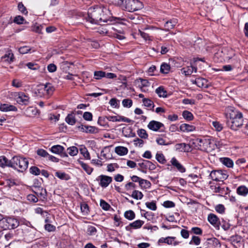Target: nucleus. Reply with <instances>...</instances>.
Wrapping results in <instances>:
<instances>
[{"mask_svg": "<svg viewBox=\"0 0 248 248\" xmlns=\"http://www.w3.org/2000/svg\"><path fill=\"white\" fill-rule=\"evenodd\" d=\"M163 205L166 208H171L175 206V203L170 201H166L163 202Z\"/></svg>", "mask_w": 248, "mask_h": 248, "instance_id": "nucleus-61", "label": "nucleus"}, {"mask_svg": "<svg viewBox=\"0 0 248 248\" xmlns=\"http://www.w3.org/2000/svg\"><path fill=\"white\" fill-rule=\"evenodd\" d=\"M193 143L196 145L198 149H202V148H205L208 144L211 143V140L207 139H200L198 138L195 140Z\"/></svg>", "mask_w": 248, "mask_h": 248, "instance_id": "nucleus-12", "label": "nucleus"}, {"mask_svg": "<svg viewBox=\"0 0 248 248\" xmlns=\"http://www.w3.org/2000/svg\"><path fill=\"white\" fill-rule=\"evenodd\" d=\"M96 232V229L93 226H89L87 229V233L90 235H93Z\"/></svg>", "mask_w": 248, "mask_h": 248, "instance_id": "nucleus-56", "label": "nucleus"}, {"mask_svg": "<svg viewBox=\"0 0 248 248\" xmlns=\"http://www.w3.org/2000/svg\"><path fill=\"white\" fill-rule=\"evenodd\" d=\"M181 72L182 74H184L185 76L191 75L193 72V66H190L184 67L181 69Z\"/></svg>", "mask_w": 248, "mask_h": 248, "instance_id": "nucleus-30", "label": "nucleus"}, {"mask_svg": "<svg viewBox=\"0 0 248 248\" xmlns=\"http://www.w3.org/2000/svg\"><path fill=\"white\" fill-rule=\"evenodd\" d=\"M0 109L2 111H16L17 108L11 105H8L7 104H3L0 105Z\"/></svg>", "mask_w": 248, "mask_h": 248, "instance_id": "nucleus-23", "label": "nucleus"}, {"mask_svg": "<svg viewBox=\"0 0 248 248\" xmlns=\"http://www.w3.org/2000/svg\"><path fill=\"white\" fill-rule=\"evenodd\" d=\"M10 167L17 170L18 171L23 172L25 170L28 166V161L27 158L20 156H15L11 160Z\"/></svg>", "mask_w": 248, "mask_h": 248, "instance_id": "nucleus-3", "label": "nucleus"}, {"mask_svg": "<svg viewBox=\"0 0 248 248\" xmlns=\"http://www.w3.org/2000/svg\"><path fill=\"white\" fill-rule=\"evenodd\" d=\"M94 78L97 80L101 79L106 76V72L102 71H96L94 72Z\"/></svg>", "mask_w": 248, "mask_h": 248, "instance_id": "nucleus-37", "label": "nucleus"}, {"mask_svg": "<svg viewBox=\"0 0 248 248\" xmlns=\"http://www.w3.org/2000/svg\"><path fill=\"white\" fill-rule=\"evenodd\" d=\"M236 192L238 195L245 196L248 194V188L245 186H241L237 187Z\"/></svg>", "mask_w": 248, "mask_h": 248, "instance_id": "nucleus-28", "label": "nucleus"}, {"mask_svg": "<svg viewBox=\"0 0 248 248\" xmlns=\"http://www.w3.org/2000/svg\"><path fill=\"white\" fill-rule=\"evenodd\" d=\"M137 134L141 139H146L148 138V134L147 133L146 130L143 129H140L138 130Z\"/></svg>", "mask_w": 248, "mask_h": 248, "instance_id": "nucleus-43", "label": "nucleus"}, {"mask_svg": "<svg viewBox=\"0 0 248 248\" xmlns=\"http://www.w3.org/2000/svg\"><path fill=\"white\" fill-rule=\"evenodd\" d=\"M54 88L50 83H46V84H42L38 86L37 91L38 95L40 96L48 97L51 95L54 91Z\"/></svg>", "mask_w": 248, "mask_h": 248, "instance_id": "nucleus-5", "label": "nucleus"}, {"mask_svg": "<svg viewBox=\"0 0 248 248\" xmlns=\"http://www.w3.org/2000/svg\"><path fill=\"white\" fill-rule=\"evenodd\" d=\"M43 28V26L41 25H39L37 24V23H35L32 27V31L38 33H41V31Z\"/></svg>", "mask_w": 248, "mask_h": 248, "instance_id": "nucleus-51", "label": "nucleus"}, {"mask_svg": "<svg viewBox=\"0 0 248 248\" xmlns=\"http://www.w3.org/2000/svg\"><path fill=\"white\" fill-rule=\"evenodd\" d=\"M221 162L228 168H232L233 166V161L228 157H223L220 158Z\"/></svg>", "mask_w": 248, "mask_h": 248, "instance_id": "nucleus-27", "label": "nucleus"}, {"mask_svg": "<svg viewBox=\"0 0 248 248\" xmlns=\"http://www.w3.org/2000/svg\"><path fill=\"white\" fill-rule=\"evenodd\" d=\"M106 118L109 121H112V122H120L121 121V116H106Z\"/></svg>", "mask_w": 248, "mask_h": 248, "instance_id": "nucleus-53", "label": "nucleus"}, {"mask_svg": "<svg viewBox=\"0 0 248 248\" xmlns=\"http://www.w3.org/2000/svg\"><path fill=\"white\" fill-rule=\"evenodd\" d=\"M170 65L167 63H163L160 66V72L163 74H168L170 70Z\"/></svg>", "mask_w": 248, "mask_h": 248, "instance_id": "nucleus-34", "label": "nucleus"}, {"mask_svg": "<svg viewBox=\"0 0 248 248\" xmlns=\"http://www.w3.org/2000/svg\"><path fill=\"white\" fill-rule=\"evenodd\" d=\"M139 165L142 169L154 170L156 168L155 165L148 160H143L142 162L139 163Z\"/></svg>", "mask_w": 248, "mask_h": 248, "instance_id": "nucleus-19", "label": "nucleus"}, {"mask_svg": "<svg viewBox=\"0 0 248 248\" xmlns=\"http://www.w3.org/2000/svg\"><path fill=\"white\" fill-rule=\"evenodd\" d=\"M50 150L54 154L59 155L62 157H68L64 152V148L60 145H56L51 147Z\"/></svg>", "mask_w": 248, "mask_h": 248, "instance_id": "nucleus-10", "label": "nucleus"}, {"mask_svg": "<svg viewBox=\"0 0 248 248\" xmlns=\"http://www.w3.org/2000/svg\"><path fill=\"white\" fill-rule=\"evenodd\" d=\"M84 18L92 24L104 25L108 22L113 21V17L111 16L110 11L107 7L104 6H96L90 7L87 15L84 16ZM122 19L115 17L114 20H120Z\"/></svg>", "mask_w": 248, "mask_h": 248, "instance_id": "nucleus-1", "label": "nucleus"}, {"mask_svg": "<svg viewBox=\"0 0 248 248\" xmlns=\"http://www.w3.org/2000/svg\"><path fill=\"white\" fill-rule=\"evenodd\" d=\"M81 211L84 215L88 214L89 212L88 205L86 203H83L80 206Z\"/></svg>", "mask_w": 248, "mask_h": 248, "instance_id": "nucleus-50", "label": "nucleus"}, {"mask_svg": "<svg viewBox=\"0 0 248 248\" xmlns=\"http://www.w3.org/2000/svg\"><path fill=\"white\" fill-rule=\"evenodd\" d=\"M19 225L18 220L12 217H5L3 221L0 223V227L4 230L14 229Z\"/></svg>", "mask_w": 248, "mask_h": 248, "instance_id": "nucleus-6", "label": "nucleus"}, {"mask_svg": "<svg viewBox=\"0 0 248 248\" xmlns=\"http://www.w3.org/2000/svg\"><path fill=\"white\" fill-rule=\"evenodd\" d=\"M216 210L217 212L219 213H223L225 211V207L222 204H218L216 206Z\"/></svg>", "mask_w": 248, "mask_h": 248, "instance_id": "nucleus-62", "label": "nucleus"}, {"mask_svg": "<svg viewBox=\"0 0 248 248\" xmlns=\"http://www.w3.org/2000/svg\"><path fill=\"white\" fill-rule=\"evenodd\" d=\"M112 145L109 146L105 147L101 152V155L103 156L105 159H109L111 158V155H110V149Z\"/></svg>", "mask_w": 248, "mask_h": 248, "instance_id": "nucleus-25", "label": "nucleus"}, {"mask_svg": "<svg viewBox=\"0 0 248 248\" xmlns=\"http://www.w3.org/2000/svg\"><path fill=\"white\" fill-rule=\"evenodd\" d=\"M144 224V221L141 220H137L129 224V225L125 227V229L127 231H131L132 229H137L140 228Z\"/></svg>", "mask_w": 248, "mask_h": 248, "instance_id": "nucleus-16", "label": "nucleus"}, {"mask_svg": "<svg viewBox=\"0 0 248 248\" xmlns=\"http://www.w3.org/2000/svg\"><path fill=\"white\" fill-rule=\"evenodd\" d=\"M142 193L139 190H135L133 191L131 197L136 200H140L142 198Z\"/></svg>", "mask_w": 248, "mask_h": 248, "instance_id": "nucleus-35", "label": "nucleus"}, {"mask_svg": "<svg viewBox=\"0 0 248 248\" xmlns=\"http://www.w3.org/2000/svg\"><path fill=\"white\" fill-rule=\"evenodd\" d=\"M142 102L144 104V105L145 107L149 108L150 109L154 108V102L150 99L143 98L142 100Z\"/></svg>", "mask_w": 248, "mask_h": 248, "instance_id": "nucleus-36", "label": "nucleus"}, {"mask_svg": "<svg viewBox=\"0 0 248 248\" xmlns=\"http://www.w3.org/2000/svg\"><path fill=\"white\" fill-rule=\"evenodd\" d=\"M65 121L67 123L70 125H74L76 123V119L72 114H68L65 118Z\"/></svg>", "mask_w": 248, "mask_h": 248, "instance_id": "nucleus-33", "label": "nucleus"}, {"mask_svg": "<svg viewBox=\"0 0 248 248\" xmlns=\"http://www.w3.org/2000/svg\"><path fill=\"white\" fill-rule=\"evenodd\" d=\"M171 165L176 168L177 170L180 172H185L186 171V169L185 167L179 162L176 158L173 157L170 160Z\"/></svg>", "mask_w": 248, "mask_h": 248, "instance_id": "nucleus-20", "label": "nucleus"}, {"mask_svg": "<svg viewBox=\"0 0 248 248\" xmlns=\"http://www.w3.org/2000/svg\"><path fill=\"white\" fill-rule=\"evenodd\" d=\"M210 187L215 193H220L222 194L224 191V188H221L219 186H211Z\"/></svg>", "mask_w": 248, "mask_h": 248, "instance_id": "nucleus-52", "label": "nucleus"}, {"mask_svg": "<svg viewBox=\"0 0 248 248\" xmlns=\"http://www.w3.org/2000/svg\"><path fill=\"white\" fill-rule=\"evenodd\" d=\"M115 152L119 155H124L127 154L128 149L124 146H117L115 147Z\"/></svg>", "mask_w": 248, "mask_h": 248, "instance_id": "nucleus-26", "label": "nucleus"}, {"mask_svg": "<svg viewBox=\"0 0 248 248\" xmlns=\"http://www.w3.org/2000/svg\"><path fill=\"white\" fill-rule=\"evenodd\" d=\"M209 177L214 181H223L227 179L228 175L226 170H215L211 172Z\"/></svg>", "mask_w": 248, "mask_h": 248, "instance_id": "nucleus-7", "label": "nucleus"}, {"mask_svg": "<svg viewBox=\"0 0 248 248\" xmlns=\"http://www.w3.org/2000/svg\"><path fill=\"white\" fill-rule=\"evenodd\" d=\"M155 93L159 97H166L167 96V92L162 86H160L157 88L155 90Z\"/></svg>", "mask_w": 248, "mask_h": 248, "instance_id": "nucleus-32", "label": "nucleus"}, {"mask_svg": "<svg viewBox=\"0 0 248 248\" xmlns=\"http://www.w3.org/2000/svg\"><path fill=\"white\" fill-rule=\"evenodd\" d=\"M10 160H9L5 156H0V166L4 167L5 166L10 167Z\"/></svg>", "mask_w": 248, "mask_h": 248, "instance_id": "nucleus-29", "label": "nucleus"}, {"mask_svg": "<svg viewBox=\"0 0 248 248\" xmlns=\"http://www.w3.org/2000/svg\"><path fill=\"white\" fill-rule=\"evenodd\" d=\"M46 230L48 232H53L55 230L56 227L53 225L50 224H46L45 225Z\"/></svg>", "mask_w": 248, "mask_h": 248, "instance_id": "nucleus-64", "label": "nucleus"}, {"mask_svg": "<svg viewBox=\"0 0 248 248\" xmlns=\"http://www.w3.org/2000/svg\"><path fill=\"white\" fill-rule=\"evenodd\" d=\"M124 216L126 218H127L130 220H133L135 217V214L132 210H128V211H126L124 213Z\"/></svg>", "mask_w": 248, "mask_h": 248, "instance_id": "nucleus-39", "label": "nucleus"}, {"mask_svg": "<svg viewBox=\"0 0 248 248\" xmlns=\"http://www.w3.org/2000/svg\"><path fill=\"white\" fill-rule=\"evenodd\" d=\"M225 116L227 126L233 130H237L243 124L242 113L233 107L229 106L225 109Z\"/></svg>", "mask_w": 248, "mask_h": 248, "instance_id": "nucleus-2", "label": "nucleus"}, {"mask_svg": "<svg viewBox=\"0 0 248 248\" xmlns=\"http://www.w3.org/2000/svg\"><path fill=\"white\" fill-rule=\"evenodd\" d=\"M145 204L149 209L153 211H155L157 209L156 203L155 201L146 202Z\"/></svg>", "mask_w": 248, "mask_h": 248, "instance_id": "nucleus-48", "label": "nucleus"}, {"mask_svg": "<svg viewBox=\"0 0 248 248\" xmlns=\"http://www.w3.org/2000/svg\"><path fill=\"white\" fill-rule=\"evenodd\" d=\"M30 172L34 175H38L40 174V170L35 166H32L30 169Z\"/></svg>", "mask_w": 248, "mask_h": 248, "instance_id": "nucleus-55", "label": "nucleus"}, {"mask_svg": "<svg viewBox=\"0 0 248 248\" xmlns=\"http://www.w3.org/2000/svg\"><path fill=\"white\" fill-rule=\"evenodd\" d=\"M15 98L17 103L20 105H27L30 103V97L23 92L16 93Z\"/></svg>", "mask_w": 248, "mask_h": 248, "instance_id": "nucleus-8", "label": "nucleus"}, {"mask_svg": "<svg viewBox=\"0 0 248 248\" xmlns=\"http://www.w3.org/2000/svg\"><path fill=\"white\" fill-rule=\"evenodd\" d=\"M83 117L84 120L90 121L93 119V115L90 112H85L83 114Z\"/></svg>", "mask_w": 248, "mask_h": 248, "instance_id": "nucleus-59", "label": "nucleus"}, {"mask_svg": "<svg viewBox=\"0 0 248 248\" xmlns=\"http://www.w3.org/2000/svg\"><path fill=\"white\" fill-rule=\"evenodd\" d=\"M79 164L81 165L82 169L86 172L88 174H91L93 171V168L90 167L87 164L84 163L82 161H79Z\"/></svg>", "mask_w": 248, "mask_h": 248, "instance_id": "nucleus-31", "label": "nucleus"}, {"mask_svg": "<svg viewBox=\"0 0 248 248\" xmlns=\"http://www.w3.org/2000/svg\"><path fill=\"white\" fill-rule=\"evenodd\" d=\"M2 58L4 61L7 62H11L13 61L14 56L13 53H8V54H5Z\"/></svg>", "mask_w": 248, "mask_h": 248, "instance_id": "nucleus-40", "label": "nucleus"}, {"mask_svg": "<svg viewBox=\"0 0 248 248\" xmlns=\"http://www.w3.org/2000/svg\"><path fill=\"white\" fill-rule=\"evenodd\" d=\"M182 115L183 117L187 121H191L193 119V114L188 111L185 110Z\"/></svg>", "mask_w": 248, "mask_h": 248, "instance_id": "nucleus-44", "label": "nucleus"}, {"mask_svg": "<svg viewBox=\"0 0 248 248\" xmlns=\"http://www.w3.org/2000/svg\"><path fill=\"white\" fill-rule=\"evenodd\" d=\"M96 180L99 181V185L102 187H107L112 181V178L110 176L105 175H101L99 176Z\"/></svg>", "mask_w": 248, "mask_h": 248, "instance_id": "nucleus-9", "label": "nucleus"}, {"mask_svg": "<svg viewBox=\"0 0 248 248\" xmlns=\"http://www.w3.org/2000/svg\"><path fill=\"white\" fill-rule=\"evenodd\" d=\"M100 205L103 209L106 211L108 210L110 208V205L103 200H101Z\"/></svg>", "mask_w": 248, "mask_h": 248, "instance_id": "nucleus-45", "label": "nucleus"}, {"mask_svg": "<svg viewBox=\"0 0 248 248\" xmlns=\"http://www.w3.org/2000/svg\"><path fill=\"white\" fill-rule=\"evenodd\" d=\"M208 220L217 230L219 229L220 224V221L216 215L212 213L209 214L208 216Z\"/></svg>", "mask_w": 248, "mask_h": 248, "instance_id": "nucleus-13", "label": "nucleus"}, {"mask_svg": "<svg viewBox=\"0 0 248 248\" xmlns=\"http://www.w3.org/2000/svg\"><path fill=\"white\" fill-rule=\"evenodd\" d=\"M147 127L151 130L157 131L162 127H164V125L159 122L153 120L148 124Z\"/></svg>", "mask_w": 248, "mask_h": 248, "instance_id": "nucleus-14", "label": "nucleus"}, {"mask_svg": "<svg viewBox=\"0 0 248 248\" xmlns=\"http://www.w3.org/2000/svg\"><path fill=\"white\" fill-rule=\"evenodd\" d=\"M18 10L23 14L26 15L28 13V11L26 7L24 6L22 2H20L18 5Z\"/></svg>", "mask_w": 248, "mask_h": 248, "instance_id": "nucleus-60", "label": "nucleus"}, {"mask_svg": "<svg viewBox=\"0 0 248 248\" xmlns=\"http://www.w3.org/2000/svg\"><path fill=\"white\" fill-rule=\"evenodd\" d=\"M122 104L124 107L130 108L133 104V102L130 99H124L122 101Z\"/></svg>", "mask_w": 248, "mask_h": 248, "instance_id": "nucleus-46", "label": "nucleus"}, {"mask_svg": "<svg viewBox=\"0 0 248 248\" xmlns=\"http://www.w3.org/2000/svg\"><path fill=\"white\" fill-rule=\"evenodd\" d=\"M131 179L134 182H139L140 186H143L142 184L143 182L146 184V186H149L150 185L149 181L141 179L136 175L131 176Z\"/></svg>", "mask_w": 248, "mask_h": 248, "instance_id": "nucleus-24", "label": "nucleus"}, {"mask_svg": "<svg viewBox=\"0 0 248 248\" xmlns=\"http://www.w3.org/2000/svg\"><path fill=\"white\" fill-rule=\"evenodd\" d=\"M68 154L71 156H75L78 153V149L75 146L69 147L67 149Z\"/></svg>", "mask_w": 248, "mask_h": 248, "instance_id": "nucleus-41", "label": "nucleus"}, {"mask_svg": "<svg viewBox=\"0 0 248 248\" xmlns=\"http://www.w3.org/2000/svg\"><path fill=\"white\" fill-rule=\"evenodd\" d=\"M26 65L29 69L33 70H38L40 67L38 64L31 62L27 63Z\"/></svg>", "mask_w": 248, "mask_h": 248, "instance_id": "nucleus-54", "label": "nucleus"}, {"mask_svg": "<svg viewBox=\"0 0 248 248\" xmlns=\"http://www.w3.org/2000/svg\"><path fill=\"white\" fill-rule=\"evenodd\" d=\"M37 154L38 155L44 157H47L49 155L46 150L42 149H38L37 151Z\"/></svg>", "mask_w": 248, "mask_h": 248, "instance_id": "nucleus-58", "label": "nucleus"}, {"mask_svg": "<svg viewBox=\"0 0 248 248\" xmlns=\"http://www.w3.org/2000/svg\"><path fill=\"white\" fill-rule=\"evenodd\" d=\"M201 243V239L198 236H193L191 241L189 242V244L190 245L195 244V245H199Z\"/></svg>", "mask_w": 248, "mask_h": 248, "instance_id": "nucleus-47", "label": "nucleus"}, {"mask_svg": "<svg viewBox=\"0 0 248 248\" xmlns=\"http://www.w3.org/2000/svg\"><path fill=\"white\" fill-rule=\"evenodd\" d=\"M212 125L215 128V130L217 132L221 131L223 128V125L218 121H213L212 122Z\"/></svg>", "mask_w": 248, "mask_h": 248, "instance_id": "nucleus-38", "label": "nucleus"}, {"mask_svg": "<svg viewBox=\"0 0 248 248\" xmlns=\"http://www.w3.org/2000/svg\"><path fill=\"white\" fill-rule=\"evenodd\" d=\"M143 6L142 2L139 0H124L120 8L129 12L140 9Z\"/></svg>", "mask_w": 248, "mask_h": 248, "instance_id": "nucleus-4", "label": "nucleus"}, {"mask_svg": "<svg viewBox=\"0 0 248 248\" xmlns=\"http://www.w3.org/2000/svg\"><path fill=\"white\" fill-rule=\"evenodd\" d=\"M156 159L161 164H164L166 160L164 155L162 154L157 153L155 156Z\"/></svg>", "mask_w": 248, "mask_h": 248, "instance_id": "nucleus-49", "label": "nucleus"}, {"mask_svg": "<svg viewBox=\"0 0 248 248\" xmlns=\"http://www.w3.org/2000/svg\"><path fill=\"white\" fill-rule=\"evenodd\" d=\"M80 152L86 159H90V154L85 146H83L80 149Z\"/></svg>", "mask_w": 248, "mask_h": 248, "instance_id": "nucleus-42", "label": "nucleus"}, {"mask_svg": "<svg viewBox=\"0 0 248 248\" xmlns=\"http://www.w3.org/2000/svg\"><path fill=\"white\" fill-rule=\"evenodd\" d=\"M204 245L206 248H209L210 247H217L220 246V244L219 240L215 237L208 238L207 241L204 243Z\"/></svg>", "mask_w": 248, "mask_h": 248, "instance_id": "nucleus-15", "label": "nucleus"}, {"mask_svg": "<svg viewBox=\"0 0 248 248\" xmlns=\"http://www.w3.org/2000/svg\"><path fill=\"white\" fill-rule=\"evenodd\" d=\"M27 199L28 201L33 202H36L38 200L37 197L33 194L28 195L27 196Z\"/></svg>", "mask_w": 248, "mask_h": 248, "instance_id": "nucleus-63", "label": "nucleus"}, {"mask_svg": "<svg viewBox=\"0 0 248 248\" xmlns=\"http://www.w3.org/2000/svg\"><path fill=\"white\" fill-rule=\"evenodd\" d=\"M158 243H165L168 245L177 246L179 245L180 242L176 240L175 237L168 236L167 237H161L158 241Z\"/></svg>", "mask_w": 248, "mask_h": 248, "instance_id": "nucleus-11", "label": "nucleus"}, {"mask_svg": "<svg viewBox=\"0 0 248 248\" xmlns=\"http://www.w3.org/2000/svg\"><path fill=\"white\" fill-rule=\"evenodd\" d=\"M177 23V20L176 19H172L167 21L164 24L165 30L168 31L173 29Z\"/></svg>", "mask_w": 248, "mask_h": 248, "instance_id": "nucleus-21", "label": "nucleus"}, {"mask_svg": "<svg viewBox=\"0 0 248 248\" xmlns=\"http://www.w3.org/2000/svg\"><path fill=\"white\" fill-rule=\"evenodd\" d=\"M195 127L193 125L187 124H183L180 126V129L184 132H192L195 130Z\"/></svg>", "mask_w": 248, "mask_h": 248, "instance_id": "nucleus-22", "label": "nucleus"}, {"mask_svg": "<svg viewBox=\"0 0 248 248\" xmlns=\"http://www.w3.org/2000/svg\"><path fill=\"white\" fill-rule=\"evenodd\" d=\"M24 18L23 16H17L14 19V22L17 24H21L24 23Z\"/></svg>", "mask_w": 248, "mask_h": 248, "instance_id": "nucleus-57", "label": "nucleus"}, {"mask_svg": "<svg viewBox=\"0 0 248 248\" xmlns=\"http://www.w3.org/2000/svg\"><path fill=\"white\" fill-rule=\"evenodd\" d=\"M78 128L82 132H85L86 133H96L98 132V129L93 126H86L81 124L78 126Z\"/></svg>", "mask_w": 248, "mask_h": 248, "instance_id": "nucleus-17", "label": "nucleus"}, {"mask_svg": "<svg viewBox=\"0 0 248 248\" xmlns=\"http://www.w3.org/2000/svg\"><path fill=\"white\" fill-rule=\"evenodd\" d=\"M176 151L178 152H188L190 151V146L185 143H178L175 145Z\"/></svg>", "mask_w": 248, "mask_h": 248, "instance_id": "nucleus-18", "label": "nucleus"}]
</instances>
